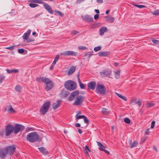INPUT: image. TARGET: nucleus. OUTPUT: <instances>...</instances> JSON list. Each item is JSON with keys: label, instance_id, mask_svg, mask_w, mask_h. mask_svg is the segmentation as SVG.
Masks as SVG:
<instances>
[{"label": "nucleus", "instance_id": "1", "mask_svg": "<svg viewBox=\"0 0 159 159\" xmlns=\"http://www.w3.org/2000/svg\"><path fill=\"white\" fill-rule=\"evenodd\" d=\"M39 135L36 132H33L29 133L27 135L26 139L30 143H34L37 141H39Z\"/></svg>", "mask_w": 159, "mask_h": 159}, {"label": "nucleus", "instance_id": "2", "mask_svg": "<svg viewBox=\"0 0 159 159\" xmlns=\"http://www.w3.org/2000/svg\"><path fill=\"white\" fill-rule=\"evenodd\" d=\"M64 86L66 89L69 91H72L75 89L76 84L73 81L68 80L65 82Z\"/></svg>", "mask_w": 159, "mask_h": 159}, {"label": "nucleus", "instance_id": "3", "mask_svg": "<svg viewBox=\"0 0 159 159\" xmlns=\"http://www.w3.org/2000/svg\"><path fill=\"white\" fill-rule=\"evenodd\" d=\"M50 102L49 101H47L45 102L40 109V111L43 115H45L48 111L50 106Z\"/></svg>", "mask_w": 159, "mask_h": 159}, {"label": "nucleus", "instance_id": "4", "mask_svg": "<svg viewBox=\"0 0 159 159\" xmlns=\"http://www.w3.org/2000/svg\"><path fill=\"white\" fill-rule=\"evenodd\" d=\"M44 83L46 84L45 90L48 91L50 90L53 87L52 81L49 78H47L43 80Z\"/></svg>", "mask_w": 159, "mask_h": 159}, {"label": "nucleus", "instance_id": "5", "mask_svg": "<svg viewBox=\"0 0 159 159\" xmlns=\"http://www.w3.org/2000/svg\"><path fill=\"white\" fill-rule=\"evenodd\" d=\"M96 91L99 94L103 95L106 93V88L104 85L99 84L97 85Z\"/></svg>", "mask_w": 159, "mask_h": 159}, {"label": "nucleus", "instance_id": "6", "mask_svg": "<svg viewBox=\"0 0 159 159\" xmlns=\"http://www.w3.org/2000/svg\"><path fill=\"white\" fill-rule=\"evenodd\" d=\"M14 126L11 125L9 124L6 125L5 129L6 136H9L12 133L14 132Z\"/></svg>", "mask_w": 159, "mask_h": 159}, {"label": "nucleus", "instance_id": "7", "mask_svg": "<svg viewBox=\"0 0 159 159\" xmlns=\"http://www.w3.org/2000/svg\"><path fill=\"white\" fill-rule=\"evenodd\" d=\"M14 128V133L16 134L19 132L23 131L25 129V127L20 124H16L15 125Z\"/></svg>", "mask_w": 159, "mask_h": 159}, {"label": "nucleus", "instance_id": "8", "mask_svg": "<svg viewBox=\"0 0 159 159\" xmlns=\"http://www.w3.org/2000/svg\"><path fill=\"white\" fill-rule=\"evenodd\" d=\"M78 52L71 51H66L62 52L61 53L60 55L61 56H76L78 55Z\"/></svg>", "mask_w": 159, "mask_h": 159}, {"label": "nucleus", "instance_id": "9", "mask_svg": "<svg viewBox=\"0 0 159 159\" xmlns=\"http://www.w3.org/2000/svg\"><path fill=\"white\" fill-rule=\"evenodd\" d=\"M5 148L7 151V153L10 155L13 154L16 150V147L14 145L9 146Z\"/></svg>", "mask_w": 159, "mask_h": 159}, {"label": "nucleus", "instance_id": "10", "mask_svg": "<svg viewBox=\"0 0 159 159\" xmlns=\"http://www.w3.org/2000/svg\"><path fill=\"white\" fill-rule=\"evenodd\" d=\"M84 100V98L81 96L77 97L75 102L73 103L74 105H80L82 104Z\"/></svg>", "mask_w": 159, "mask_h": 159}, {"label": "nucleus", "instance_id": "11", "mask_svg": "<svg viewBox=\"0 0 159 159\" xmlns=\"http://www.w3.org/2000/svg\"><path fill=\"white\" fill-rule=\"evenodd\" d=\"M79 93L78 91H75L73 92L68 98L69 100L72 101L75 99L79 95Z\"/></svg>", "mask_w": 159, "mask_h": 159}, {"label": "nucleus", "instance_id": "12", "mask_svg": "<svg viewBox=\"0 0 159 159\" xmlns=\"http://www.w3.org/2000/svg\"><path fill=\"white\" fill-rule=\"evenodd\" d=\"M7 154L6 149L3 148L0 149V157L2 159H5Z\"/></svg>", "mask_w": 159, "mask_h": 159}, {"label": "nucleus", "instance_id": "13", "mask_svg": "<svg viewBox=\"0 0 159 159\" xmlns=\"http://www.w3.org/2000/svg\"><path fill=\"white\" fill-rule=\"evenodd\" d=\"M96 83L94 81H92L89 82L87 84L88 88L94 90L95 88Z\"/></svg>", "mask_w": 159, "mask_h": 159}, {"label": "nucleus", "instance_id": "14", "mask_svg": "<svg viewBox=\"0 0 159 159\" xmlns=\"http://www.w3.org/2000/svg\"><path fill=\"white\" fill-rule=\"evenodd\" d=\"M111 71L110 70H105L100 72V74L103 76H109L111 75Z\"/></svg>", "mask_w": 159, "mask_h": 159}, {"label": "nucleus", "instance_id": "15", "mask_svg": "<svg viewBox=\"0 0 159 159\" xmlns=\"http://www.w3.org/2000/svg\"><path fill=\"white\" fill-rule=\"evenodd\" d=\"M43 6L44 8L50 13L53 14V11L49 5L48 4L43 3Z\"/></svg>", "mask_w": 159, "mask_h": 159}, {"label": "nucleus", "instance_id": "16", "mask_svg": "<svg viewBox=\"0 0 159 159\" xmlns=\"http://www.w3.org/2000/svg\"><path fill=\"white\" fill-rule=\"evenodd\" d=\"M82 17L85 21L88 22H91L93 20V17L89 16H84Z\"/></svg>", "mask_w": 159, "mask_h": 159}, {"label": "nucleus", "instance_id": "17", "mask_svg": "<svg viewBox=\"0 0 159 159\" xmlns=\"http://www.w3.org/2000/svg\"><path fill=\"white\" fill-rule=\"evenodd\" d=\"M39 151L44 155H47L49 153L47 150L44 147H41L38 148Z\"/></svg>", "mask_w": 159, "mask_h": 159}, {"label": "nucleus", "instance_id": "18", "mask_svg": "<svg viewBox=\"0 0 159 159\" xmlns=\"http://www.w3.org/2000/svg\"><path fill=\"white\" fill-rule=\"evenodd\" d=\"M98 54L100 57H107L109 55V52L107 51L100 52L98 53Z\"/></svg>", "mask_w": 159, "mask_h": 159}, {"label": "nucleus", "instance_id": "19", "mask_svg": "<svg viewBox=\"0 0 159 159\" xmlns=\"http://www.w3.org/2000/svg\"><path fill=\"white\" fill-rule=\"evenodd\" d=\"M76 68V66H72L69 70L67 73V75H72L75 71Z\"/></svg>", "mask_w": 159, "mask_h": 159}, {"label": "nucleus", "instance_id": "20", "mask_svg": "<svg viewBox=\"0 0 159 159\" xmlns=\"http://www.w3.org/2000/svg\"><path fill=\"white\" fill-rule=\"evenodd\" d=\"M107 29L106 27H102L100 29V34L101 35H103L105 32H107Z\"/></svg>", "mask_w": 159, "mask_h": 159}, {"label": "nucleus", "instance_id": "21", "mask_svg": "<svg viewBox=\"0 0 159 159\" xmlns=\"http://www.w3.org/2000/svg\"><path fill=\"white\" fill-rule=\"evenodd\" d=\"M31 31L30 30H29L26 33H25L23 36V38L24 39L26 40H27V38L30 34Z\"/></svg>", "mask_w": 159, "mask_h": 159}, {"label": "nucleus", "instance_id": "22", "mask_svg": "<svg viewBox=\"0 0 159 159\" xmlns=\"http://www.w3.org/2000/svg\"><path fill=\"white\" fill-rule=\"evenodd\" d=\"M61 101H57V102H56L54 103L53 104V106H52V108L54 109H57L58 107H59L60 105H61Z\"/></svg>", "mask_w": 159, "mask_h": 159}, {"label": "nucleus", "instance_id": "23", "mask_svg": "<svg viewBox=\"0 0 159 159\" xmlns=\"http://www.w3.org/2000/svg\"><path fill=\"white\" fill-rule=\"evenodd\" d=\"M130 146L129 148H133L136 147L138 144V142L136 141H135L133 142V143H131L130 144Z\"/></svg>", "mask_w": 159, "mask_h": 159}, {"label": "nucleus", "instance_id": "24", "mask_svg": "<svg viewBox=\"0 0 159 159\" xmlns=\"http://www.w3.org/2000/svg\"><path fill=\"white\" fill-rule=\"evenodd\" d=\"M97 143L99 147V149L101 150L102 151L105 148V147L101 143L99 142H96Z\"/></svg>", "mask_w": 159, "mask_h": 159}, {"label": "nucleus", "instance_id": "25", "mask_svg": "<svg viewBox=\"0 0 159 159\" xmlns=\"http://www.w3.org/2000/svg\"><path fill=\"white\" fill-rule=\"evenodd\" d=\"M47 78L44 77H38L36 78V80L39 82H43L44 83V80H45V79H46Z\"/></svg>", "mask_w": 159, "mask_h": 159}, {"label": "nucleus", "instance_id": "26", "mask_svg": "<svg viewBox=\"0 0 159 159\" xmlns=\"http://www.w3.org/2000/svg\"><path fill=\"white\" fill-rule=\"evenodd\" d=\"M7 73H10L12 72H14L15 73H18L19 72V70L17 69H13L11 70L7 69L6 70Z\"/></svg>", "mask_w": 159, "mask_h": 159}, {"label": "nucleus", "instance_id": "27", "mask_svg": "<svg viewBox=\"0 0 159 159\" xmlns=\"http://www.w3.org/2000/svg\"><path fill=\"white\" fill-rule=\"evenodd\" d=\"M105 18L107 20L110 22H113L114 21V18L109 16H106Z\"/></svg>", "mask_w": 159, "mask_h": 159}, {"label": "nucleus", "instance_id": "28", "mask_svg": "<svg viewBox=\"0 0 159 159\" xmlns=\"http://www.w3.org/2000/svg\"><path fill=\"white\" fill-rule=\"evenodd\" d=\"M7 111L11 113H13L16 112V111L14 110L11 105H10L9 106V108L7 110Z\"/></svg>", "mask_w": 159, "mask_h": 159}, {"label": "nucleus", "instance_id": "29", "mask_svg": "<svg viewBox=\"0 0 159 159\" xmlns=\"http://www.w3.org/2000/svg\"><path fill=\"white\" fill-rule=\"evenodd\" d=\"M93 55L90 54H85L84 55V58L83 59H89L90 57L93 56Z\"/></svg>", "mask_w": 159, "mask_h": 159}, {"label": "nucleus", "instance_id": "30", "mask_svg": "<svg viewBox=\"0 0 159 159\" xmlns=\"http://www.w3.org/2000/svg\"><path fill=\"white\" fill-rule=\"evenodd\" d=\"M120 74V71L119 70L114 72V75L116 78L117 79H118L119 78Z\"/></svg>", "mask_w": 159, "mask_h": 159}, {"label": "nucleus", "instance_id": "31", "mask_svg": "<svg viewBox=\"0 0 159 159\" xmlns=\"http://www.w3.org/2000/svg\"><path fill=\"white\" fill-rule=\"evenodd\" d=\"M116 94L118 97H120V98H121L123 99L125 101H127V99L125 96H123L122 95L119 93H116Z\"/></svg>", "mask_w": 159, "mask_h": 159}, {"label": "nucleus", "instance_id": "32", "mask_svg": "<svg viewBox=\"0 0 159 159\" xmlns=\"http://www.w3.org/2000/svg\"><path fill=\"white\" fill-rule=\"evenodd\" d=\"M102 113L104 115H107L109 114V112L108 110L105 108H103L102 109Z\"/></svg>", "mask_w": 159, "mask_h": 159}, {"label": "nucleus", "instance_id": "33", "mask_svg": "<svg viewBox=\"0 0 159 159\" xmlns=\"http://www.w3.org/2000/svg\"><path fill=\"white\" fill-rule=\"evenodd\" d=\"M5 76L3 75H0V84L2 83L4 80Z\"/></svg>", "mask_w": 159, "mask_h": 159}, {"label": "nucleus", "instance_id": "34", "mask_svg": "<svg viewBox=\"0 0 159 159\" xmlns=\"http://www.w3.org/2000/svg\"><path fill=\"white\" fill-rule=\"evenodd\" d=\"M32 2L37 3L39 4H43L44 2L39 0H31Z\"/></svg>", "mask_w": 159, "mask_h": 159}, {"label": "nucleus", "instance_id": "35", "mask_svg": "<svg viewBox=\"0 0 159 159\" xmlns=\"http://www.w3.org/2000/svg\"><path fill=\"white\" fill-rule=\"evenodd\" d=\"M15 89L16 91L19 92L21 90V88L20 85H17L16 86Z\"/></svg>", "mask_w": 159, "mask_h": 159}, {"label": "nucleus", "instance_id": "36", "mask_svg": "<svg viewBox=\"0 0 159 159\" xmlns=\"http://www.w3.org/2000/svg\"><path fill=\"white\" fill-rule=\"evenodd\" d=\"M38 5L36 4L30 3L29 4V6L32 8L38 6Z\"/></svg>", "mask_w": 159, "mask_h": 159}, {"label": "nucleus", "instance_id": "37", "mask_svg": "<svg viewBox=\"0 0 159 159\" xmlns=\"http://www.w3.org/2000/svg\"><path fill=\"white\" fill-rule=\"evenodd\" d=\"M78 48L80 50H87L88 49L86 47L84 46H79L78 47Z\"/></svg>", "mask_w": 159, "mask_h": 159}, {"label": "nucleus", "instance_id": "38", "mask_svg": "<svg viewBox=\"0 0 159 159\" xmlns=\"http://www.w3.org/2000/svg\"><path fill=\"white\" fill-rule=\"evenodd\" d=\"M155 104L153 103H152L150 102L146 104V106L148 107H153L154 105Z\"/></svg>", "mask_w": 159, "mask_h": 159}, {"label": "nucleus", "instance_id": "39", "mask_svg": "<svg viewBox=\"0 0 159 159\" xmlns=\"http://www.w3.org/2000/svg\"><path fill=\"white\" fill-rule=\"evenodd\" d=\"M152 42L156 44H159V41L157 39H153L152 40Z\"/></svg>", "mask_w": 159, "mask_h": 159}, {"label": "nucleus", "instance_id": "40", "mask_svg": "<svg viewBox=\"0 0 159 159\" xmlns=\"http://www.w3.org/2000/svg\"><path fill=\"white\" fill-rule=\"evenodd\" d=\"M124 122L127 124H129L130 122V119L128 118H125L124 119Z\"/></svg>", "mask_w": 159, "mask_h": 159}, {"label": "nucleus", "instance_id": "41", "mask_svg": "<svg viewBox=\"0 0 159 159\" xmlns=\"http://www.w3.org/2000/svg\"><path fill=\"white\" fill-rule=\"evenodd\" d=\"M101 46H98L95 47V48H94V50L95 51L97 52V51L100 50V49H101Z\"/></svg>", "mask_w": 159, "mask_h": 159}, {"label": "nucleus", "instance_id": "42", "mask_svg": "<svg viewBox=\"0 0 159 159\" xmlns=\"http://www.w3.org/2000/svg\"><path fill=\"white\" fill-rule=\"evenodd\" d=\"M16 47V46L15 45H14L11 47H7L6 48V49H9L10 50H13V49L15 47Z\"/></svg>", "mask_w": 159, "mask_h": 159}, {"label": "nucleus", "instance_id": "43", "mask_svg": "<svg viewBox=\"0 0 159 159\" xmlns=\"http://www.w3.org/2000/svg\"><path fill=\"white\" fill-rule=\"evenodd\" d=\"M134 6L140 8H143L145 7V6L141 5L135 4L134 5Z\"/></svg>", "mask_w": 159, "mask_h": 159}, {"label": "nucleus", "instance_id": "44", "mask_svg": "<svg viewBox=\"0 0 159 159\" xmlns=\"http://www.w3.org/2000/svg\"><path fill=\"white\" fill-rule=\"evenodd\" d=\"M152 14L155 16H158L159 15V10L154 11L152 13Z\"/></svg>", "mask_w": 159, "mask_h": 159}, {"label": "nucleus", "instance_id": "45", "mask_svg": "<svg viewBox=\"0 0 159 159\" xmlns=\"http://www.w3.org/2000/svg\"><path fill=\"white\" fill-rule=\"evenodd\" d=\"M79 33V32L76 30H73L71 32V34L73 35H76Z\"/></svg>", "mask_w": 159, "mask_h": 159}, {"label": "nucleus", "instance_id": "46", "mask_svg": "<svg viewBox=\"0 0 159 159\" xmlns=\"http://www.w3.org/2000/svg\"><path fill=\"white\" fill-rule=\"evenodd\" d=\"M79 85L81 89H84V85L81 82H80Z\"/></svg>", "mask_w": 159, "mask_h": 159}, {"label": "nucleus", "instance_id": "47", "mask_svg": "<svg viewBox=\"0 0 159 159\" xmlns=\"http://www.w3.org/2000/svg\"><path fill=\"white\" fill-rule=\"evenodd\" d=\"M54 11L56 13H57L59 14L60 16H62L64 15L63 14L61 11Z\"/></svg>", "mask_w": 159, "mask_h": 159}, {"label": "nucleus", "instance_id": "48", "mask_svg": "<svg viewBox=\"0 0 159 159\" xmlns=\"http://www.w3.org/2000/svg\"><path fill=\"white\" fill-rule=\"evenodd\" d=\"M84 120L86 124H88L89 123V120L85 116L84 117Z\"/></svg>", "mask_w": 159, "mask_h": 159}, {"label": "nucleus", "instance_id": "49", "mask_svg": "<svg viewBox=\"0 0 159 159\" xmlns=\"http://www.w3.org/2000/svg\"><path fill=\"white\" fill-rule=\"evenodd\" d=\"M24 50L23 49H20L18 50V52L19 53H22L24 52Z\"/></svg>", "mask_w": 159, "mask_h": 159}, {"label": "nucleus", "instance_id": "50", "mask_svg": "<svg viewBox=\"0 0 159 159\" xmlns=\"http://www.w3.org/2000/svg\"><path fill=\"white\" fill-rule=\"evenodd\" d=\"M85 116L81 115L78 116L76 117V119H80L81 118H84V117Z\"/></svg>", "mask_w": 159, "mask_h": 159}, {"label": "nucleus", "instance_id": "51", "mask_svg": "<svg viewBox=\"0 0 159 159\" xmlns=\"http://www.w3.org/2000/svg\"><path fill=\"white\" fill-rule=\"evenodd\" d=\"M85 151H89V152H91L88 146L86 145L85 147Z\"/></svg>", "mask_w": 159, "mask_h": 159}, {"label": "nucleus", "instance_id": "52", "mask_svg": "<svg viewBox=\"0 0 159 159\" xmlns=\"http://www.w3.org/2000/svg\"><path fill=\"white\" fill-rule=\"evenodd\" d=\"M149 132H150L149 129H148L145 130V134L146 135H148Z\"/></svg>", "mask_w": 159, "mask_h": 159}, {"label": "nucleus", "instance_id": "53", "mask_svg": "<svg viewBox=\"0 0 159 159\" xmlns=\"http://www.w3.org/2000/svg\"><path fill=\"white\" fill-rule=\"evenodd\" d=\"M155 121H152L151 123V128L152 129L155 126Z\"/></svg>", "mask_w": 159, "mask_h": 159}, {"label": "nucleus", "instance_id": "54", "mask_svg": "<svg viewBox=\"0 0 159 159\" xmlns=\"http://www.w3.org/2000/svg\"><path fill=\"white\" fill-rule=\"evenodd\" d=\"M136 104H138L139 107L141 106V102L140 101H138L135 102Z\"/></svg>", "mask_w": 159, "mask_h": 159}, {"label": "nucleus", "instance_id": "55", "mask_svg": "<svg viewBox=\"0 0 159 159\" xmlns=\"http://www.w3.org/2000/svg\"><path fill=\"white\" fill-rule=\"evenodd\" d=\"M58 61V60H54L53 63H52V66H53V67H54L55 64H56V63Z\"/></svg>", "mask_w": 159, "mask_h": 159}, {"label": "nucleus", "instance_id": "56", "mask_svg": "<svg viewBox=\"0 0 159 159\" xmlns=\"http://www.w3.org/2000/svg\"><path fill=\"white\" fill-rule=\"evenodd\" d=\"M99 17V15L98 14H96L94 16V19L95 20H97L98 18Z\"/></svg>", "mask_w": 159, "mask_h": 159}, {"label": "nucleus", "instance_id": "57", "mask_svg": "<svg viewBox=\"0 0 159 159\" xmlns=\"http://www.w3.org/2000/svg\"><path fill=\"white\" fill-rule=\"evenodd\" d=\"M146 140V139L145 138H142L141 139V142L142 143H143Z\"/></svg>", "mask_w": 159, "mask_h": 159}, {"label": "nucleus", "instance_id": "58", "mask_svg": "<svg viewBox=\"0 0 159 159\" xmlns=\"http://www.w3.org/2000/svg\"><path fill=\"white\" fill-rule=\"evenodd\" d=\"M41 14H38L36 15H35L34 17V19H36V18H37L38 17H39L40 15Z\"/></svg>", "mask_w": 159, "mask_h": 159}, {"label": "nucleus", "instance_id": "59", "mask_svg": "<svg viewBox=\"0 0 159 159\" xmlns=\"http://www.w3.org/2000/svg\"><path fill=\"white\" fill-rule=\"evenodd\" d=\"M75 126L77 127H81L80 124L78 123H76L75 124Z\"/></svg>", "mask_w": 159, "mask_h": 159}, {"label": "nucleus", "instance_id": "60", "mask_svg": "<svg viewBox=\"0 0 159 159\" xmlns=\"http://www.w3.org/2000/svg\"><path fill=\"white\" fill-rule=\"evenodd\" d=\"M60 56L59 55H57L55 58L54 60H58Z\"/></svg>", "mask_w": 159, "mask_h": 159}, {"label": "nucleus", "instance_id": "61", "mask_svg": "<svg viewBox=\"0 0 159 159\" xmlns=\"http://www.w3.org/2000/svg\"><path fill=\"white\" fill-rule=\"evenodd\" d=\"M102 151H104L107 154H109L110 153L108 151L105 149H104Z\"/></svg>", "mask_w": 159, "mask_h": 159}, {"label": "nucleus", "instance_id": "62", "mask_svg": "<svg viewBox=\"0 0 159 159\" xmlns=\"http://www.w3.org/2000/svg\"><path fill=\"white\" fill-rule=\"evenodd\" d=\"M78 132L80 134H81L82 133V131L81 129H78Z\"/></svg>", "mask_w": 159, "mask_h": 159}, {"label": "nucleus", "instance_id": "63", "mask_svg": "<svg viewBox=\"0 0 159 159\" xmlns=\"http://www.w3.org/2000/svg\"><path fill=\"white\" fill-rule=\"evenodd\" d=\"M34 40H32V39H27V40H26V42H27V43H28V42H32Z\"/></svg>", "mask_w": 159, "mask_h": 159}, {"label": "nucleus", "instance_id": "64", "mask_svg": "<svg viewBox=\"0 0 159 159\" xmlns=\"http://www.w3.org/2000/svg\"><path fill=\"white\" fill-rule=\"evenodd\" d=\"M4 134V132L3 131H2L0 132V134L2 136Z\"/></svg>", "mask_w": 159, "mask_h": 159}]
</instances>
